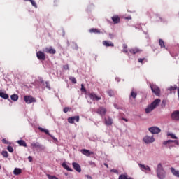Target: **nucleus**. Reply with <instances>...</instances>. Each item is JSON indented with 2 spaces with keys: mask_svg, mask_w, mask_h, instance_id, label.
Returning <instances> with one entry per match:
<instances>
[{
  "mask_svg": "<svg viewBox=\"0 0 179 179\" xmlns=\"http://www.w3.org/2000/svg\"><path fill=\"white\" fill-rule=\"evenodd\" d=\"M161 103L160 99H156L151 104L148 105L145 108V113L147 114L151 113L153 110H155L159 104Z\"/></svg>",
  "mask_w": 179,
  "mask_h": 179,
  "instance_id": "obj_1",
  "label": "nucleus"
},
{
  "mask_svg": "<svg viewBox=\"0 0 179 179\" xmlns=\"http://www.w3.org/2000/svg\"><path fill=\"white\" fill-rule=\"evenodd\" d=\"M157 173L159 179H164L166 176V171H164L161 163L158 164L157 165Z\"/></svg>",
  "mask_w": 179,
  "mask_h": 179,
  "instance_id": "obj_2",
  "label": "nucleus"
},
{
  "mask_svg": "<svg viewBox=\"0 0 179 179\" xmlns=\"http://www.w3.org/2000/svg\"><path fill=\"white\" fill-rule=\"evenodd\" d=\"M163 145H166L169 149L176 146V145H178L179 143L178 140H167L164 141Z\"/></svg>",
  "mask_w": 179,
  "mask_h": 179,
  "instance_id": "obj_3",
  "label": "nucleus"
},
{
  "mask_svg": "<svg viewBox=\"0 0 179 179\" xmlns=\"http://www.w3.org/2000/svg\"><path fill=\"white\" fill-rule=\"evenodd\" d=\"M87 95L90 98L91 100L93 101H98L101 99V97L100 96H98L95 92H87Z\"/></svg>",
  "mask_w": 179,
  "mask_h": 179,
  "instance_id": "obj_4",
  "label": "nucleus"
},
{
  "mask_svg": "<svg viewBox=\"0 0 179 179\" xmlns=\"http://www.w3.org/2000/svg\"><path fill=\"white\" fill-rule=\"evenodd\" d=\"M24 100L27 104H31L36 102V99L31 95H25Z\"/></svg>",
  "mask_w": 179,
  "mask_h": 179,
  "instance_id": "obj_5",
  "label": "nucleus"
},
{
  "mask_svg": "<svg viewBox=\"0 0 179 179\" xmlns=\"http://www.w3.org/2000/svg\"><path fill=\"white\" fill-rule=\"evenodd\" d=\"M150 88L152 90V93L155 94L156 96H159L160 94V89L156 85H150Z\"/></svg>",
  "mask_w": 179,
  "mask_h": 179,
  "instance_id": "obj_6",
  "label": "nucleus"
},
{
  "mask_svg": "<svg viewBox=\"0 0 179 179\" xmlns=\"http://www.w3.org/2000/svg\"><path fill=\"white\" fill-rule=\"evenodd\" d=\"M148 130L152 134H158L161 132L160 128L157 127H151L148 129Z\"/></svg>",
  "mask_w": 179,
  "mask_h": 179,
  "instance_id": "obj_7",
  "label": "nucleus"
},
{
  "mask_svg": "<svg viewBox=\"0 0 179 179\" xmlns=\"http://www.w3.org/2000/svg\"><path fill=\"white\" fill-rule=\"evenodd\" d=\"M155 138L152 136H145L144 138H143V141L146 143V144H150V143H154L155 142Z\"/></svg>",
  "mask_w": 179,
  "mask_h": 179,
  "instance_id": "obj_8",
  "label": "nucleus"
},
{
  "mask_svg": "<svg viewBox=\"0 0 179 179\" xmlns=\"http://www.w3.org/2000/svg\"><path fill=\"white\" fill-rule=\"evenodd\" d=\"M79 120H80V117L78 115L69 117L68 118V122L72 124H74V121H76V122H79Z\"/></svg>",
  "mask_w": 179,
  "mask_h": 179,
  "instance_id": "obj_9",
  "label": "nucleus"
},
{
  "mask_svg": "<svg viewBox=\"0 0 179 179\" xmlns=\"http://www.w3.org/2000/svg\"><path fill=\"white\" fill-rule=\"evenodd\" d=\"M107 112V110L106 108L103 107V106H101L99 107L97 110H96V113L100 115L101 116H103L106 115Z\"/></svg>",
  "mask_w": 179,
  "mask_h": 179,
  "instance_id": "obj_10",
  "label": "nucleus"
},
{
  "mask_svg": "<svg viewBox=\"0 0 179 179\" xmlns=\"http://www.w3.org/2000/svg\"><path fill=\"white\" fill-rule=\"evenodd\" d=\"M171 119L173 121H179V110H174L171 114Z\"/></svg>",
  "mask_w": 179,
  "mask_h": 179,
  "instance_id": "obj_11",
  "label": "nucleus"
},
{
  "mask_svg": "<svg viewBox=\"0 0 179 179\" xmlns=\"http://www.w3.org/2000/svg\"><path fill=\"white\" fill-rule=\"evenodd\" d=\"M36 57H37L38 59L40 61H45V54H44V52H43L41 51H38L36 52Z\"/></svg>",
  "mask_w": 179,
  "mask_h": 179,
  "instance_id": "obj_12",
  "label": "nucleus"
},
{
  "mask_svg": "<svg viewBox=\"0 0 179 179\" xmlns=\"http://www.w3.org/2000/svg\"><path fill=\"white\" fill-rule=\"evenodd\" d=\"M138 166L142 171H151V169L150 168V166L148 165H145V164L138 163Z\"/></svg>",
  "mask_w": 179,
  "mask_h": 179,
  "instance_id": "obj_13",
  "label": "nucleus"
},
{
  "mask_svg": "<svg viewBox=\"0 0 179 179\" xmlns=\"http://www.w3.org/2000/svg\"><path fill=\"white\" fill-rule=\"evenodd\" d=\"M44 52L50 55L56 54V50L52 47L45 48Z\"/></svg>",
  "mask_w": 179,
  "mask_h": 179,
  "instance_id": "obj_14",
  "label": "nucleus"
},
{
  "mask_svg": "<svg viewBox=\"0 0 179 179\" xmlns=\"http://www.w3.org/2000/svg\"><path fill=\"white\" fill-rule=\"evenodd\" d=\"M80 152L83 155H85L86 157H90L91 155H94L93 152H90L89 150L85 148L81 149Z\"/></svg>",
  "mask_w": 179,
  "mask_h": 179,
  "instance_id": "obj_15",
  "label": "nucleus"
},
{
  "mask_svg": "<svg viewBox=\"0 0 179 179\" xmlns=\"http://www.w3.org/2000/svg\"><path fill=\"white\" fill-rule=\"evenodd\" d=\"M72 166H73L74 170L76 171L78 173L81 172V166H80V164L78 163L73 162Z\"/></svg>",
  "mask_w": 179,
  "mask_h": 179,
  "instance_id": "obj_16",
  "label": "nucleus"
},
{
  "mask_svg": "<svg viewBox=\"0 0 179 179\" xmlns=\"http://www.w3.org/2000/svg\"><path fill=\"white\" fill-rule=\"evenodd\" d=\"M38 130L41 132L45 133L46 135L50 136L51 138H52L53 140H55V138L53 137L51 134H50L49 131L48 129H45L43 127H38Z\"/></svg>",
  "mask_w": 179,
  "mask_h": 179,
  "instance_id": "obj_17",
  "label": "nucleus"
},
{
  "mask_svg": "<svg viewBox=\"0 0 179 179\" xmlns=\"http://www.w3.org/2000/svg\"><path fill=\"white\" fill-rule=\"evenodd\" d=\"M31 147L33 148V149H37V150H39V149H41L42 146L41 145L38 143V142H36V143H31Z\"/></svg>",
  "mask_w": 179,
  "mask_h": 179,
  "instance_id": "obj_18",
  "label": "nucleus"
},
{
  "mask_svg": "<svg viewBox=\"0 0 179 179\" xmlns=\"http://www.w3.org/2000/svg\"><path fill=\"white\" fill-rule=\"evenodd\" d=\"M103 45L105 46V47H112L113 48L114 47V43L112 42V41H103L102 42Z\"/></svg>",
  "mask_w": 179,
  "mask_h": 179,
  "instance_id": "obj_19",
  "label": "nucleus"
},
{
  "mask_svg": "<svg viewBox=\"0 0 179 179\" xmlns=\"http://www.w3.org/2000/svg\"><path fill=\"white\" fill-rule=\"evenodd\" d=\"M141 52V50L138 49V48H134L129 50V52L131 55H136Z\"/></svg>",
  "mask_w": 179,
  "mask_h": 179,
  "instance_id": "obj_20",
  "label": "nucleus"
},
{
  "mask_svg": "<svg viewBox=\"0 0 179 179\" xmlns=\"http://www.w3.org/2000/svg\"><path fill=\"white\" fill-rule=\"evenodd\" d=\"M111 19L115 24H119L120 22V18L118 15H114L111 17Z\"/></svg>",
  "mask_w": 179,
  "mask_h": 179,
  "instance_id": "obj_21",
  "label": "nucleus"
},
{
  "mask_svg": "<svg viewBox=\"0 0 179 179\" xmlns=\"http://www.w3.org/2000/svg\"><path fill=\"white\" fill-rule=\"evenodd\" d=\"M105 124L107 125V126H111L112 124H113V120L111 117H108V118H106L105 119Z\"/></svg>",
  "mask_w": 179,
  "mask_h": 179,
  "instance_id": "obj_22",
  "label": "nucleus"
},
{
  "mask_svg": "<svg viewBox=\"0 0 179 179\" xmlns=\"http://www.w3.org/2000/svg\"><path fill=\"white\" fill-rule=\"evenodd\" d=\"M62 166L64 169H65L66 170H67L68 171H71L72 172L73 171V169L71 168H70L68 164L66 163V162H63L62 164Z\"/></svg>",
  "mask_w": 179,
  "mask_h": 179,
  "instance_id": "obj_23",
  "label": "nucleus"
},
{
  "mask_svg": "<svg viewBox=\"0 0 179 179\" xmlns=\"http://www.w3.org/2000/svg\"><path fill=\"white\" fill-rule=\"evenodd\" d=\"M137 96V92L135 91L134 89L131 90V94H130V99H136Z\"/></svg>",
  "mask_w": 179,
  "mask_h": 179,
  "instance_id": "obj_24",
  "label": "nucleus"
},
{
  "mask_svg": "<svg viewBox=\"0 0 179 179\" xmlns=\"http://www.w3.org/2000/svg\"><path fill=\"white\" fill-rule=\"evenodd\" d=\"M171 171L172 173H173L175 176L179 178V171H178V170H176L175 168L171 167Z\"/></svg>",
  "mask_w": 179,
  "mask_h": 179,
  "instance_id": "obj_25",
  "label": "nucleus"
},
{
  "mask_svg": "<svg viewBox=\"0 0 179 179\" xmlns=\"http://www.w3.org/2000/svg\"><path fill=\"white\" fill-rule=\"evenodd\" d=\"M17 143L20 146H22L24 148H27V146L26 142L24 140H18Z\"/></svg>",
  "mask_w": 179,
  "mask_h": 179,
  "instance_id": "obj_26",
  "label": "nucleus"
},
{
  "mask_svg": "<svg viewBox=\"0 0 179 179\" xmlns=\"http://www.w3.org/2000/svg\"><path fill=\"white\" fill-rule=\"evenodd\" d=\"M22 173V170L20 168H15L14 171H13V173L15 176H18Z\"/></svg>",
  "mask_w": 179,
  "mask_h": 179,
  "instance_id": "obj_27",
  "label": "nucleus"
},
{
  "mask_svg": "<svg viewBox=\"0 0 179 179\" xmlns=\"http://www.w3.org/2000/svg\"><path fill=\"white\" fill-rule=\"evenodd\" d=\"M90 32L91 34H92V33H94V34H101L100 30H99L98 29H96V28L90 29Z\"/></svg>",
  "mask_w": 179,
  "mask_h": 179,
  "instance_id": "obj_28",
  "label": "nucleus"
},
{
  "mask_svg": "<svg viewBox=\"0 0 179 179\" xmlns=\"http://www.w3.org/2000/svg\"><path fill=\"white\" fill-rule=\"evenodd\" d=\"M159 45L161 48H166L165 43L162 39L159 40Z\"/></svg>",
  "mask_w": 179,
  "mask_h": 179,
  "instance_id": "obj_29",
  "label": "nucleus"
},
{
  "mask_svg": "<svg viewBox=\"0 0 179 179\" xmlns=\"http://www.w3.org/2000/svg\"><path fill=\"white\" fill-rule=\"evenodd\" d=\"M0 97H1L3 99H8V95L5 92H0Z\"/></svg>",
  "mask_w": 179,
  "mask_h": 179,
  "instance_id": "obj_30",
  "label": "nucleus"
},
{
  "mask_svg": "<svg viewBox=\"0 0 179 179\" xmlns=\"http://www.w3.org/2000/svg\"><path fill=\"white\" fill-rule=\"evenodd\" d=\"M177 89H178L177 85H174L173 86H171V87L168 89V90L170 91L171 92H172L176 91Z\"/></svg>",
  "mask_w": 179,
  "mask_h": 179,
  "instance_id": "obj_31",
  "label": "nucleus"
},
{
  "mask_svg": "<svg viewBox=\"0 0 179 179\" xmlns=\"http://www.w3.org/2000/svg\"><path fill=\"white\" fill-rule=\"evenodd\" d=\"M10 98H11V100L13 101H16L18 100L17 94H13V95H11Z\"/></svg>",
  "mask_w": 179,
  "mask_h": 179,
  "instance_id": "obj_32",
  "label": "nucleus"
},
{
  "mask_svg": "<svg viewBox=\"0 0 179 179\" xmlns=\"http://www.w3.org/2000/svg\"><path fill=\"white\" fill-rule=\"evenodd\" d=\"M69 79L73 83V84H76L77 81L75 77L73 76H69Z\"/></svg>",
  "mask_w": 179,
  "mask_h": 179,
  "instance_id": "obj_33",
  "label": "nucleus"
},
{
  "mask_svg": "<svg viewBox=\"0 0 179 179\" xmlns=\"http://www.w3.org/2000/svg\"><path fill=\"white\" fill-rule=\"evenodd\" d=\"M168 136H171V138L173 139H177L178 137L173 133H168L167 134Z\"/></svg>",
  "mask_w": 179,
  "mask_h": 179,
  "instance_id": "obj_34",
  "label": "nucleus"
},
{
  "mask_svg": "<svg viewBox=\"0 0 179 179\" xmlns=\"http://www.w3.org/2000/svg\"><path fill=\"white\" fill-rule=\"evenodd\" d=\"M119 179H128V175L127 174H121L119 176Z\"/></svg>",
  "mask_w": 179,
  "mask_h": 179,
  "instance_id": "obj_35",
  "label": "nucleus"
},
{
  "mask_svg": "<svg viewBox=\"0 0 179 179\" xmlns=\"http://www.w3.org/2000/svg\"><path fill=\"white\" fill-rule=\"evenodd\" d=\"M47 177L48 179H59L56 176L47 174Z\"/></svg>",
  "mask_w": 179,
  "mask_h": 179,
  "instance_id": "obj_36",
  "label": "nucleus"
},
{
  "mask_svg": "<svg viewBox=\"0 0 179 179\" xmlns=\"http://www.w3.org/2000/svg\"><path fill=\"white\" fill-rule=\"evenodd\" d=\"M138 61L139 63H141V64H143V62H148V59H145V58H139V59H138Z\"/></svg>",
  "mask_w": 179,
  "mask_h": 179,
  "instance_id": "obj_37",
  "label": "nucleus"
},
{
  "mask_svg": "<svg viewBox=\"0 0 179 179\" xmlns=\"http://www.w3.org/2000/svg\"><path fill=\"white\" fill-rule=\"evenodd\" d=\"M1 154H2V155L4 158H8V152L6 150L2 151Z\"/></svg>",
  "mask_w": 179,
  "mask_h": 179,
  "instance_id": "obj_38",
  "label": "nucleus"
},
{
  "mask_svg": "<svg viewBox=\"0 0 179 179\" xmlns=\"http://www.w3.org/2000/svg\"><path fill=\"white\" fill-rule=\"evenodd\" d=\"M122 52H124V53H128V50H127V44H124L123 45V50H122Z\"/></svg>",
  "mask_w": 179,
  "mask_h": 179,
  "instance_id": "obj_39",
  "label": "nucleus"
},
{
  "mask_svg": "<svg viewBox=\"0 0 179 179\" xmlns=\"http://www.w3.org/2000/svg\"><path fill=\"white\" fill-rule=\"evenodd\" d=\"M28 1H29L34 8H37V5L34 0H28Z\"/></svg>",
  "mask_w": 179,
  "mask_h": 179,
  "instance_id": "obj_40",
  "label": "nucleus"
},
{
  "mask_svg": "<svg viewBox=\"0 0 179 179\" xmlns=\"http://www.w3.org/2000/svg\"><path fill=\"white\" fill-rule=\"evenodd\" d=\"M71 110V108H69V107H65V108L63 109V111H64V113H67L69 112Z\"/></svg>",
  "mask_w": 179,
  "mask_h": 179,
  "instance_id": "obj_41",
  "label": "nucleus"
},
{
  "mask_svg": "<svg viewBox=\"0 0 179 179\" xmlns=\"http://www.w3.org/2000/svg\"><path fill=\"white\" fill-rule=\"evenodd\" d=\"M7 150H8L9 152L12 153L13 152V148L10 145H8Z\"/></svg>",
  "mask_w": 179,
  "mask_h": 179,
  "instance_id": "obj_42",
  "label": "nucleus"
},
{
  "mask_svg": "<svg viewBox=\"0 0 179 179\" xmlns=\"http://www.w3.org/2000/svg\"><path fill=\"white\" fill-rule=\"evenodd\" d=\"M89 164H90V166H92V168L96 167V164H95V162H92V161H90V162H89Z\"/></svg>",
  "mask_w": 179,
  "mask_h": 179,
  "instance_id": "obj_43",
  "label": "nucleus"
},
{
  "mask_svg": "<svg viewBox=\"0 0 179 179\" xmlns=\"http://www.w3.org/2000/svg\"><path fill=\"white\" fill-rule=\"evenodd\" d=\"M63 69H64V70H65V71H69V65H68V64L64 65V66H63Z\"/></svg>",
  "mask_w": 179,
  "mask_h": 179,
  "instance_id": "obj_44",
  "label": "nucleus"
},
{
  "mask_svg": "<svg viewBox=\"0 0 179 179\" xmlns=\"http://www.w3.org/2000/svg\"><path fill=\"white\" fill-rule=\"evenodd\" d=\"M81 92H84V93H86V90H85V88L84 87L83 84L81 85Z\"/></svg>",
  "mask_w": 179,
  "mask_h": 179,
  "instance_id": "obj_45",
  "label": "nucleus"
},
{
  "mask_svg": "<svg viewBox=\"0 0 179 179\" xmlns=\"http://www.w3.org/2000/svg\"><path fill=\"white\" fill-rule=\"evenodd\" d=\"M2 143L6 145H8L9 143V142L6 138L2 139Z\"/></svg>",
  "mask_w": 179,
  "mask_h": 179,
  "instance_id": "obj_46",
  "label": "nucleus"
},
{
  "mask_svg": "<svg viewBox=\"0 0 179 179\" xmlns=\"http://www.w3.org/2000/svg\"><path fill=\"white\" fill-rule=\"evenodd\" d=\"M110 172L111 173H118V171L117 169H112L110 170Z\"/></svg>",
  "mask_w": 179,
  "mask_h": 179,
  "instance_id": "obj_47",
  "label": "nucleus"
},
{
  "mask_svg": "<svg viewBox=\"0 0 179 179\" xmlns=\"http://www.w3.org/2000/svg\"><path fill=\"white\" fill-rule=\"evenodd\" d=\"M28 159H29V162H31L32 160H33V158H32L31 156H29V157H28Z\"/></svg>",
  "mask_w": 179,
  "mask_h": 179,
  "instance_id": "obj_48",
  "label": "nucleus"
},
{
  "mask_svg": "<svg viewBox=\"0 0 179 179\" xmlns=\"http://www.w3.org/2000/svg\"><path fill=\"white\" fill-rule=\"evenodd\" d=\"M109 36L110 39H113L114 37V35L113 34H109Z\"/></svg>",
  "mask_w": 179,
  "mask_h": 179,
  "instance_id": "obj_49",
  "label": "nucleus"
},
{
  "mask_svg": "<svg viewBox=\"0 0 179 179\" xmlns=\"http://www.w3.org/2000/svg\"><path fill=\"white\" fill-rule=\"evenodd\" d=\"M86 177L87 178V179H92V176L90 175H86Z\"/></svg>",
  "mask_w": 179,
  "mask_h": 179,
  "instance_id": "obj_50",
  "label": "nucleus"
},
{
  "mask_svg": "<svg viewBox=\"0 0 179 179\" xmlns=\"http://www.w3.org/2000/svg\"><path fill=\"white\" fill-rule=\"evenodd\" d=\"M122 120H123L124 121H125V122H128V120L126 119V118H124V117H123Z\"/></svg>",
  "mask_w": 179,
  "mask_h": 179,
  "instance_id": "obj_51",
  "label": "nucleus"
},
{
  "mask_svg": "<svg viewBox=\"0 0 179 179\" xmlns=\"http://www.w3.org/2000/svg\"><path fill=\"white\" fill-rule=\"evenodd\" d=\"M104 165L108 169V164L107 163H104Z\"/></svg>",
  "mask_w": 179,
  "mask_h": 179,
  "instance_id": "obj_52",
  "label": "nucleus"
},
{
  "mask_svg": "<svg viewBox=\"0 0 179 179\" xmlns=\"http://www.w3.org/2000/svg\"><path fill=\"white\" fill-rule=\"evenodd\" d=\"M178 98H179V87L178 88Z\"/></svg>",
  "mask_w": 179,
  "mask_h": 179,
  "instance_id": "obj_53",
  "label": "nucleus"
},
{
  "mask_svg": "<svg viewBox=\"0 0 179 179\" xmlns=\"http://www.w3.org/2000/svg\"><path fill=\"white\" fill-rule=\"evenodd\" d=\"M127 179H133L131 177H129Z\"/></svg>",
  "mask_w": 179,
  "mask_h": 179,
  "instance_id": "obj_54",
  "label": "nucleus"
},
{
  "mask_svg": "<svg viewBox=\"0 0 179 179\" xmlns=\"http://www.w3.org/2000/svg\"><path fill=\"white\" fill-rule=\"evenodd\" d=\"M24 1L27 2V1H28V0H24Z\"/></svg>",
  "mask_w": 179,
  "mask_h": 179,
  "instance_id": "obj_55",
  "label": "nucleus"
},
{
  "mask_svg": "<svg viewBox=\"0 0 179 179\" xmlns=\"http://www.w3.org/2000/svg\"><path fill=\"white\" fill-rule=\"evenodd\" d=\"M159 20H161V17H159Z\"/></svg>",
  "mask_w": 179,
  "mask_h": 179,
  "instance_id": "obj_56",
  "label": "nucleus"
},
{
  "mask_svg": "<svg viewBox=\"0 0 179 179\" xmlns=\"http://www.w3.org/2000/svg\"><path fill=\"white\" fill-rule=\"evenodd\" d=\"M0 169H1V165H0Z\"/></svg>",
  "mask_w": 179,
  "mask_h": 179,
  "instance_id": "obj_57",
  "label": "nucleus"
}]
</instances>
